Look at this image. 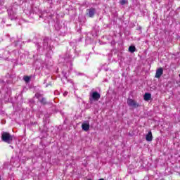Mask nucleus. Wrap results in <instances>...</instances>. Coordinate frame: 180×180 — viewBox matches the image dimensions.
I'll use <instances>...</instances> for the list:
<instances>
[{
    "label": "nucleus",
    "mask_w": 180,
    "mask_h": 180,
    "mask_svg": "<svg viewBox=\"0 0 180 180\" xmlns=\"http://www.w3.org/2000/svg\"><path fill=\"white\" fill-rule=\"evenodd\" d=\"M1 140L2 141H4V143L11 144L13 140V136L11 135V134L8 132H3L1 134Z\"/></svg>",
    "instance_id": "1"
},
{
    "label": "nucleus",
    "mask_w": 180,
    "mask_h": 180,
    "mask_svg": "<svg viewBox=\"0 0 180 180\" xmlns=\"http://www.w3.org/2000/svg\"><path fill=\"white\" fill-rule=\"evenodd\" d=\"M127 103L128 106H131V108H139L140 105L136 102V101L131 99V98H128Z\"/></svg>",
    "instance_id": "2"
},
{
    "label": "nucleus",
    "mask_w": 180,
    "mask_h": 180,
    "mask_svg": "<svg viewBox=\"0 0 180 180\" xmlns=\"http://www.w3.org/2000/svg\"><path fill=\"white\" fill-rule=\"evenodd\" d=\"M99 99H101V94L97 91H94L90 95V101H99Z\"/></svg>",
    "instance_id": "3"
},
{
    "label": "nucleus",
    "mask_w": 180,
    "mask_h": 180,
    "mask_svg": "<svg viewBox=\"0 0 180 180\" xmlns=\"http://www.w3.org/2000/svg\"><path fill=\"white\" fill-rule=\"evenodd\" d=\"M164 74V70L162 68H160L156 70L155 78H161V75Z\"/></svg>",
    "instance_id": "4"
},
{
    "label": "nucleus",
    "mask_w": 180,
    "mask_h": 180,
    "mask_svg": "<svg viewBox=\"0 0 180 180\" xmlns=\"http://www.w3.org/2000/svg\"><path fill=\"white\" fill-rule=\"evenodd\" d=\"M146 141H153V132L151 131H149L146 134Z\"/></svg>",
    "instance_id": "5"
},
{
    "label": "nucleus",
    "mask_w": 180,
    "mask_h": 180,
    "mask_svg": "<svg viewBox=\"0 0 180 180\" xmlns=\"http://www.w3.org/2000/svg\"><path fill=\"white\" fill-rule=\"evenodd\" d=\"M82 129L84 131H88L89 130V123H83L82 124Z\"/></svg>",
    "instance_id": "6"
},
{
    "label": "nucleus",
    "mask_w": 180,
    "mask_h": 180,
    "mask_svg": "<svg viewBox=\"0 0 180 180\" xmlns=\"http://www.w3.org/2000/svg\"><path fill=\"white\" fill-rule=\"evenodd\" d=\"M96 12V10L95 8H91L89 9V18H94V15H95V13Z\"/></svg>",
    "instance_id": "7"
},
{
    "label": "nucleus",
    "mask_w": 180,
    "mask_h": 180,
    "mask_svg": "<svg viewBox=\"0 0 180 180\" xmlns=\"http://www.w3.org/2000/svg\"><path fill=\"white\" fill-rule=\"evenodd\" d=\"M144 101H150L151 99V94L146 93L143 96Z\"/></svg>",
    "instance_id": "8"
},
{
    "label": "nucleus",
    "mask_w": 180,
    "mask_h": 180,
    "mask_svg": "<svg viewBox=\"0 0 180 180\" xmlns=\"http://www.w3.org/2000/svg\"><path fill=\"white\" fill-rule=\"evenodd\" d=\"M129 51H130V53H134V51H136V46H129Z\"/></svg>",
    "instance_id": "9"
},
{
    "label": "nucleus",
    "mask_w": 180,
    "mask_h": 180,
    "mask_svg": "<svg viewBox=\"0 0 180 180\" xmlns=\"http://www.w3.org/2000/svg\"><path fill=\"white\" fill-rule=\"evenodd\" d=\"M120 4L121 5H126V4H127V0H120Z\"/></svg>",
    "instance_id": "10"
},
{
    "label": "nucleus",
    "mask_w": 180,
    "mask_h": 180,
    "mask_svg": "<svg viewBox=\"0 0 180 180\" xmlns=\"http://www.w3.org/2000/svg\"><path fill=\"white\" fill-rule=\"evenodd\" d=\"M24 81H25V82H29V81H30V77L28 76L24 77Z\"/></svg>",
    "instance_id": "11"
},
{
    "label": "nucleus",
    "mask_w": 180,
    "mask_h": 180,
    "mask_svg": "<svg viewBox=\"0 0 180 180\" xmlns=\"http://www.w3.org/2000/svg\"><path fill=\"white\" fill-rule=\"evenodd\" d=\"M41 103H46V98H42L41 100Z\"/></svg>",
    "instance_id": "12"
},
{
    "label": "nucleus",
    "mask_w": 180,
    "mask_h": 180,
    "mask_svg": "<svg viewBox=\"0 0 180 180\" xmlns=\"http://www.w3.org/2000/svg\"><path fill=\"white\" fill-rule=\"evenodd\" d=\"M63 95H64V96H67V95H68V92H65V93L63 94Z\"/></svg>",
    "instance_id": "13"
}]
</instances>
